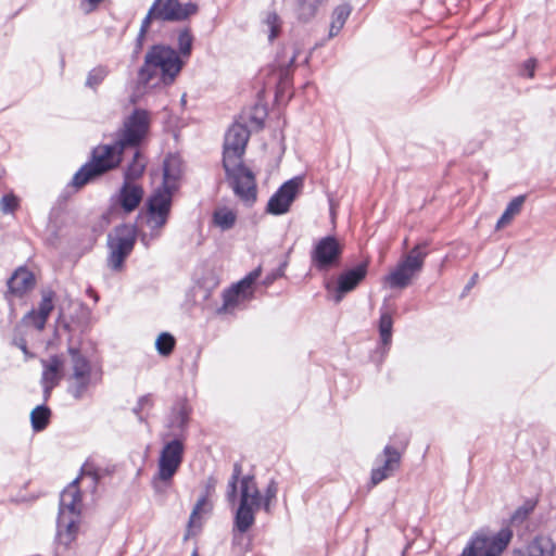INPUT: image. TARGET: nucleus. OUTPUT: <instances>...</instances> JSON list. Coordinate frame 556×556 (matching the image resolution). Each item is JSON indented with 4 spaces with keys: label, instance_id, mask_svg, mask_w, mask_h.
<instances>
[{
    "label": "nucleus",
    "instance_id": "13d9d810",
    "mask_svg": "<svg viewBox=\"0 0 556 556\" xmlns=\"http://www.w3.org/2000/svg\"><path fill=\"white\" fill-rule=\"evenodd\" d=\"M296 56L298 54L296 52H294L293 55L290 58L289 62L282 68H288L292 73L291 67L294 66Z\"/></svg>",
    "mask_w": 556,
    "mask_h": 556
},
{
    "label": "nucleus",
    "instance_id": "4d7b16f0",
    "mask_svg": "<svg viewBox=\"0 0 556 556\" xmlns=\"http://www.w3.org/2000/svg\"><path fill=\"white\" fill-rule=\"evenodd\" d=\"M83 473H84L85 476L90 477L91 482H92V484H93V485H96V484L98 483L99 476H98L96 472L90 471V470L83 469Z\"/></svg>",
    "mask_w": 556,
    "mask_h": 556
},
{
    "label": "nucleus",
    "instance_id": "4468645a",
    "mask_svg": "<svg viewBox=\"0 0 556 556\" xmlns=\"http://www.w3.org/2000/svg\"><path fill=\"white\" fill-rule=\"evenodd\" d=\"M150 128V112L142 108H134L111 139H147Z\"/></svg>",
    "mask_w": 556,
    "mask_h": 556
},
{
    "label": "nucleus",
    "instance_id": "0eeeda50",
    "mask_svg": "<svg viewBox=\"0 0 556 556\" xmlns=\"http://www.w3.org/2000/svg\"><path fill=\"white\" fill-rule=\"evenodd\" d=\"M425 248L426 243L414 247L401 258L395 268L386 276L384 281L390 288L404 289L409 285L412 278L424 267L427 256Z\"/></svg>",
    "mask_w": 556,
    "mask_h": 556
},
{
    "label": "nucleus",
    "instance_id": "69168bd1",
    "mask_svg": "<svg viewBox=\"0 0 556 556\" xmlns=\"http://www.w3.org/2000/svg\"><path fill=\"white\" fill-rule=\"evenodd\" d=\"M191 556H199V555H198V552H197V551H194V552L192 553V555H191Z\"/></svg>",
    "mask_w": 556,
    "mask_h": 556
},
{
    "label": "nucleus",
    "instance_id": "aec40b11",
    "mask_svg": "<svg viewBox=\"0 0 556 556\" xmlns=\"http://www.w3.org/2000/svg\"><path fill=\"white\" fill-rule=\"evenodd\" d=\"M43 371L41 376V384L43 388L45 399L47 400L54 387H56L62 378L64 368V359L61 355H53L49 359L41 361Z\"/></svg>",
    "mask_w": 556,
    "mask_h": 556
},
{
    "label": "nucleus",
    "instance_id": "5fc2aeb1",
    "mask_svg": "<svg viewBox=\"0 0 556 556\" xmlns=\"http://www.w3.org/2000/svg\"><path fill=\"white\" fill-rule=\"evenodd\" d=\"M146 39H147V35L138 33V35H137V37L135 39V47L134 48L142 51Z\"/></svg>",
    "mask_w": 556,
    "mask_h": 556
},
{
    "label": "nucleus",
    "instance_id": "e2e57ef3",
    "mask_svg": "<svg viewBox=\"0 0 556 556\" xmlns=\"http://www.w3.org/2000/svg\"><path fill=\"white\" fill-rule=\"evenodd\" d=\"M141 241H142L146 245H148V241L146 240V236H143V237L141 238Z\"/></svg>",
    "mask_w": 556,
    "mask_h": 556
},
{
    "label": "nucleus",
    "instance_id": "c756f323",
    "mask_svg": "<svg viewBox=\"0 0 556 556\" xmlns=\"http://www.w3.org/2000/svg\"><path fill=\"white\" fill-rule=\"evenodd\" d=\"M242 467L239 463L233 465L232 475L228 481L227 491H226V500L230 505L239 504V493H240V481L243 477H241Z\"/></svg>",
    "mask_w": 556,
    "mask_h": 556
},
{
    "label": "nucleus",
    "instance_id": "bb28decb",
    "mask_svg": "<svg viewBox=\"0 0 556 556\" xmlns=\"http://www.w3.org/2000/svg\"><path fill=\"white\" fill-rule=\"evenodd\" d=\"M511 556H554V546L548 539L535 538L528 545L514 549Z\"/></svg>",
    "mask_w": 556,
    "mask_h": 556
},
{
    "label": "nucleus",
    "instance_id": "603ef678",
    "mask_svg": "<svg viewBox=\"0 0 556 556\" xmlns=\"http://www.w3.org/2000/svg\"><path fill=\"white\" fill-rule=\"evenodd\" d=\"M103 0H81L80 1V9L86 13L89 14L93 11H96L99 7V4Z\"/></svg>",
    "mask_w": 556,
    "mask_h": 556
},
{
    "label": "nucleus",
    "instance_id": "58836bf2",
    "mask_svg": "<svg viewBox=\"0 0 556 556\" xmlns=\"http://www.w3.org/2000/svg\"><path fill=\"white\" fill-rule=\"evenodd\" d=\"M146 168V160L137 149L134 153L132 163L127 168V177L128 178H137L139 177Z\"/></svg>",
    "mask_w": 556,
    "mask_h": 556
},
{
    "label": "nucleus",
    "instance_id": "2eb2a0df",
    "mask_svg": "<svg viewBox=\"0 0 556 556\" xmlns=\"http://www.w3.org/2000/svg\"><path fill=\"white\" fill-rule=\"evenodd\" d=\"M367 275V263H361L354 268L345 270L339 275L337 282L327 280L325 289L329 299L334 303H340L344 295L353 291Z\"/></svg>",
    "mask_w": 556,
    "mask_h": 556
},
{
    "label": "nucleus",
    "instance_id": "4c0bfd02",
    "mask_svg": "<svg viewBox=\"0 0 556 556\" xmlns=\"http://www.w3.org/2000/svg\"><path fill=\"white\" fill-rule=\"evenodd\" d=\"M352 12V5L349 2H343L333 9L331 18L332 23L338 24L339 28H343L346 20Z\"/></svg>",
    "mask_w": 556,
    "mask_h": 556
},
{
    "label": "nucleus",
    "instance_id": "052dcab7",
    "mask_svg": "<svg viewBox=\"0 0 556 556\" xmlns=\"http://www.w3.org/2000/svg\"><path fill=\"white\" fill-rule=\"evenodd\" d=\"M477 279H478V274H475V275L470 278L469 282L467 283V286H466V290H469L470 288H472V287L476 285Z\"/></svg>",
    "mask_w": 556,
    "mask_h": 556
},
{
    "label": "nucleus",
    "instance_id": "7c9ffc66",
    "mask_svg": "<svg viewBox=\"0 0 556 556\" xmlns=\"http://www.w3.org/2000/svg\"><path fill=\"white\" fill-rule=\"evenodd\" d=\"M526 201V195H518L514 198L506 206L502 216L497 220L496 229H502L506 225H508L516 215H518L522 208V205Z\"/></svg>",
    "mask_w": 556,
    "mask_h": 556
},
{
    "label": "nucleus",
    "instance_id": "ea45409f",
    "mask_svg": "<svg viewBox=\"0 0 556 556\" xmlns=\"http://www.w3.org/2000/svg\"><path fill=\"white\" fill-rule=\"evenodd\" d=\"M265 22L268 26V40L269 42H274L281 29V18L275 11H273L267 14Z\"/></svg>",
    "mask_w": 556,
    "mask_h": 556
},
{
    "label": "nucleus",
    "instance_id": "3c124183",
    "mask_svg": "<svg viewBox=\"0 0 556 556\" xmlns=\"http://www.w3.org/2000/svg\"><path fill=\"white\" fill-rule=\"evenodd\" d=\"M174 122L175 121L170 116H167V119L164 121V131L170 134L173 139L177 140L180 137V130L176 125H174Z\"/></svg>",
    "mask_w": 556,
    "mask_h": 556
},
{
    "label": "nucleus",
    "instance_id": "37998d69",
    "mask_svg": "<svg viewBox=\"0 0 556 556\" xmlns=\"http://www.w3.org/2000/svg\"><path fill=\"white\" fill-rule=\"evenodd\" d=\"M538 59L534 56H531L527 60H525L518 70V74L520 77L532 79L535 76V71L538 67Z\"/></svg>",
    "mask_w": 556,
    "mask_h": 556
},
{
    "label": "nucleus",
    "instance_id": "f8f14e48",
    "mask_svg": "<svg viewBox=\"0 0 556 556\" xmlns=\"http://www.w3.org/2000/svg\"><path fill=\"white\" fill-rule=\"evenodd\" d=\"M150 8L156 15L157 22L162 24L185 22L199 12L197 2L182 3L180 0H153Z\"/></svg>",
    "mask_w": 556,
    "mask_h": 556
},
{
    "label": "nucleus",
    "instance_id": "7ed1b4c3",
    "mask_svg": "<svg viewBox=\"0 0 556 556\" xmlns=\"http://www.w3.org/2000/svg\"><path fill=\"white\" fill-rule=\"evenodd\" d=\"M247 143L248 141H225L223 166L235 194L245 203H253L256 199L255 177L242 163Z\"/></svg>",
    "mask_w": 556,
    "mask_h": 556
},
{
    "label": "nucleus",
    "instance_id": "f257e3e1",
    "mask_svg": "<svg viewBox=\"0 0 556 556\" xmlns=\"http://www.w3.org/2000/svg\"><path fill=\"white\" fill-rule=\"evenodd\" d=\"M184 68V63L177 59L173 46L153 43L148 48L143 63L138 68V86L151 89L168 88L176 83Z\"/></svg>",
    "mask_w": 556,
    "mask_h": 556
},
{
    "label": "nucleus",
    "instance_id": "4be33fe9",
    "mask_svg": "<svg viewBox=\"0 0 556 556\" xmlns=\"http://www.w3.org/2000/svg\"><path fill=\"white\" fill-rule=\"evenodd\" d=\"M81 495L78 489V478L71 482L60 495L59 514L80 516Z\"/></svg>",
    "mask_w": 556,
    "mask_h": 556
},
{
    "label": "nucleus",
    "instance_id": "5701e85b",
    "mask_svg": "<svg viewBox=\"0 0 556 556\" xmlns=\"http://www.w3.org/2000/svg\"><path fill=\"white\" fill-rule=\"evenodd\" d=\"M293 96V74L288 68H281L275 84L274 102L278 106H287Z\"/></svg>",
    "mask_w": 556,
    "mask_h": 556
},
{
    "label": "nucleus",
    "instance_id": "393cba45",
    "mask_svg": "<svg viewBox=\"0 0 556 556\" xmlns=\"http://www.w3.org/2000/svg\"><path fill=\"white\" fill-rule=\"evenodd\" d=\"M35 286V277L24 267L17 268L8 280V287L12 294L22 296Z\"/></svg>",
    "mask_w": 556,
    "mask_h": 556
},
{
    "label": "nucleus",
    "instance_id": "b1692460",
    "mask_svg": "<svg viewBox=\"0 0 556 556\" xmlns=\"http://www.w3.org/2000/svg\"><path fill=\"white\" fill-rule=\"evenodd\" d=\"M80 516H67L59 514L58 517V538L61 544L68 546L78 533Z\"/></svg>",
    "mask_w": 556,
    "mask_h": 556
},
{
    "label": "nucleus",
    "instance_id": "f3484780",
    "mask_svg": "<svg viewBox=\"0 0 556 556\" xmlns=\"http://www.w3.org/2000/svg\"><path fill=\"white\" fill-rule=\"evenodd\" d=\"M402 453L393 445H386L382 453L377 455L370 473V485L376 486L390 478L400 468Z\"/></svg>",
    "mask_w": 556,
    "mask_h": 556
},
{
    "label": "nucleus",
    "instance_id": "6ab92c4d",
    "mask_svg": "<svg viewBox=\"0 0 556 556\" xmlns=\"http://www.w3.org/2000/svg\"><path fill=\"white\" fill-rule=\"evenodd\" d=\"M301 185L300 178H292L286 181L268 200L267 212L273 215L287 213L295 200Z\"/></svg>",
    "mask_w": 556,
    "mask_h": 556
},
{
    "label": "nucleus",
    "instance_id": "6e6d98bb",
    "mask_svg": "<svg viewBox=\"0 0 556 556\" xmlns=\"http://www.w3.org/2000/svg\"><path fill=\"white\" fill-rule=\"evenodd\" d=\"M341 29L342 28H339L338 24H334V23L331 22L330 28H329L328 38L336 37L340 33Z\"/></svg>",
    "mask_w": 556,
    "mask_h": 556
},
{
    "label": "nucleus",
    "instance_id": "e433bc0d",
    "mask_svg": "<svg viewBox=\"0 0 556 556\" xmlns=\"http://www.w3.org/2000/svg\"><path fill=\"white\" fill-rule=\"evenodd\" d=\"M109 71L105 66H98L89 71L87 78H86V87H89L91 89H96L99 85L102 84V81L108 76Z\"/></svg>",
    "mask_w": 556,
    "mask_h": 556
},
{
    "label": "nucleus",
    "instance_id": "473e14b6",
    "mask_svg": "<svg viewBox=\"0 0 556 556\" xmlns=\"http://www.w3.org/2000/svg\"><path fill=\"white\" fill-rule=\"evenodd\" d=\"M392 327L393 319L389 312L382 311L379 319V334L380 342L383 346L388 348L392 341Z\"/></svg>",
    "mask_w": 556,
    "mask_h": 556
},
{
    "label": "nucleus",
    "instance_id": "dca6fc26",
    "mask_svg": "<svg viewBox=\"0 0 556 556\" xmlns=\"http://www.w3.org/2000/svg\"><path fill=\"white\" fill-rule=\"evenodd\" d=\"M176 191L165 187H159L149 199V224L152 229H161L167 222L173 195Z\"/></svg>",
    "mask_w": 556,
    "mask_h": 556
},
{
    "label": "nucleus",
    "instance_id": "0e129e2a",
    "mask_svg": "<svg viewBox=\"0 0 556 556\" xmlns=\"http://www.w3.org/2000/svg\"><path fill=\"white\" fill-rule=\"evenodd\" d=\"M181 103H182V104H185V103H186V94H184V96L181 97Z\"/></svg>",
    "mask_w": 556,
    "mask_h": 556
},
{
    "label": "nucleus",
    "instance_id": "49530a36",
    "mask_svg": "<svg viewBox=\"0 0 556 556\" xmlns=\"http://www.w3.org/2000/svg\"><path fill=\"white\" fill-rule=\"evenodd\" d=\"M18 206V200L17 198L12 194H5L0 200V208L1 212L4 214L13 213Z\"/></svg>",
    "mask_w": 556,
    "mask_h": 556
},
{
    "label": "nucleus",
    "instance_id": "9b49d317",
    "mask_svg": "<svg viewBox=\"0 0 556 556\" xmlns=\"http://www.w3.org/2000/svg\"><path fill=\"white\" fill-rule=\"evenodd\" d=\"M261 267L249 273L237 283L232 285L223 293V305L217 309L218 314H232L245 302L253 298V285L260 278Z\"/></svg>",
    "mask_w": 556,
    "mask_h": 556
},
{
    "label": "nucleus",
    "instance_id": "de8ad7c7",
    "mask_svg": "<svg viewBox=\"0 0 556 556\" xmlns=\"http://www.w3.org/2000/svg\"><path fill=\"white\" fill-rule=\"evenodd\" d=\"M287 125L286 117L282 115L281 112L278 113L277 121L275 122V125L271 126L273 135L271 139H286V135L283 132V128Z\"/></svg>",
    "mask_w": 556,
    "mask_h": 556
},
{
    "label": "nucleus",
    "instance_id": "9d476101",
    "mask_svg": "<svg viewBox=\"0 0 556 556\" xmlns=\"http://www.w3.org/2000/svg\"><path fill=\"white\" fill-rule=\"evenodd\" d=\"M343 244L334 236L318 239L311 251L312 266L318 271H328L340 265Z\"/></svg>",
    "mask_w": 556,
    "mask_h": 556
},
{
    "label": "nucleus",
    "instance_id": "ddd939ff",
    "mask_svg": "<svg viewBox=\"0 0 556 556\" xmlns=\"http://www.w3.org/2000/svg\"><path fill=\"white\" fill-rule=\"evenodd\" d=\"M67 353L71 357L73 370L70 376L68 391L75 399H81L91 383V365L79 349L70 346Z\"/></svg>",
    "mask_w": 556,
    "mask_h": 556
},
{
    "label": "nucleus",
    "instance_id": "864d4df0",
    "mask_svg": "<svg viewBox=\"0 0 556 556\" xmlns=\"http://www.w3.org/2000/svg\"><path fill=\"white\" fill-rule=\"evenodd\" d=\"M217 485V479L213 476L208 477L205 481V493L203 495H207V497L215 491Z\"/></svg>",
    "mask_w": 556,
    "mask_h": 556
},
{
    "label": "nucleus",
    "instance_id": "423d86ee",
    "mask_svg": "<svg viewBox=\"0 0 556 556\" xmlns=\"http://www.w3.org/2000/svg\"><path fill=\"white\" fill-rule=\"evenodd\" d=\"M513 539V531L503 528L496 533L476 532L459 556H502Z\"/></svg>",
    "mask_w": 556,
    "mask_h": 556
},
{
    "label": "nucleus",
    "instance_id": "1a4fd4ad",
    "mask_svg": "<svg viewBox=\"0 0 556 556\" xmlns=\"http://www.w3.org/2000/svg\"><path fill=\"white\" fill-rule=\"evenodd\" d=\"M136 243V229L132 225H119L108 236L110 254L108 265L113 270H121L124 262L131 253Z\"/></svg>",
    "mask_w": 556,
    "mask_h": 556
},
{
    "label": "nucleus",
    "instance_id": "f704fd0d",
    "mask_svg": "<svg viewBox=\"0 0 556 556\" xmlns=\"http://www.w3.org/2000/svg\"><path fill=\"white\" fill-rule=\"evenodd\" d=\"M211 510V504L207 495H202L195 503L189 519V527L201 526V514H206Z\"/></svg>",
    "mask_w": 556,
    "mask_h": 556
},
{
    "label": "nucleus",
    "instance_id": "a18cd8bd",
    "mask_svg": "<svg viewBox=\"0 0 556 556\" xmlns=\"http://www.w3.org/2000/svg\"><path fill=\"white\" fill-rule=\"evenodd\" d=\"M47 318L39 314L36 309H31L29 313L25 315L23 321L28 326H34L37 330H43Z\"/></svg>",
    "mask_w": 556,
    "mask_h": 556
},
{
    "label": "nucleus",
    "instance_id": "cd10ccee",
    "mask_svg": "<svg viewBox=\"0 0 556 556\" xmlns=\"http://www.w3.org/2000/svg\"><path fill=\"white\" fill-rule=\"evenodd\" d=\"M194 35L189 26L181 28L177 36V47H174V52L177 54V59L186 66L192 55Z\"/></svg>",
    "mask_w": 556,
    "mask_h": 556
},
{
    "label": "nucleus",
    "instance_id": "a211bd4d",
    "mask_svg": "<svg viewBox=\"0 0 556 556\" xmlns=\"http://www.w3.org/2000/svg\"><path fill=\"white\" fill-rule=\"evenodd\" d=\"M191 407L187 400H177L166 418L165 428L167 431L161 434V440H167L175 438L176 435H185L189 420H190Z\"/></svg>",
    "mask_w": 556,
    "mask_h": 556
},
{
    "label": "nucleus",
    "instance_id": "a19ab883",
    "mask_svg": "<svg viewBox=\"0 0 556 556\" xmlns=\"http://www.w3.org/2000/svg\"><path fill=\"white\" fill-rule=\"evenodd\" d=\"M53 298H54V293L51 290L43 291L39 306L36 309L39 314H41L47 319L54 308Z\"/></svg>",
    "mask_w": 556,
    "mask_h": 556
},
{
    "label": "nucleus",
    "instance_id": "20e7f679",
    "mask_svg": "<svg viewBox=\"0 0 556 556\" xmlns=\"http://www.w3.org/2000/svg\"><path fill=\"white\" fill-rule=\"evenodd\" d=\"M141 141H115L114 144L99 146L92 151V160L80 167L72 178L71 186L80 189L93 178L116 167L121 163L123 150L129 146L137 148Z\"/></svg>",
    "mask_w": 556,
    "mask_h": 556
},
{
    "label": "nucleus",
    "instance_id": "c9c22d12",
    "mask_svg": "<svg viewBox=\"0 0 556 556\" xmlns=\"http://www.w3.org/2000/svg\"><path fill=\"white\" fill-rule=\"evenodd\" d=\"M175 344V338L168 332L161 333L155 341V348L163 356H168L173 352Z\"/></svg>",
    "mask_w": 556,
    "mask_h": 556
},
{
    "label": "nucleus",
    "instance_id": "79ce46f5",
    "mask_svg": "<svg viewBox=\"0 0 556 556\" xmlns=\"http://www.w3.org/2000/svg\"><path fill=\"white\" fill-rule=\"evenodd\" d=\"M152 394H146L138 399L137 404L132 408V413L138 417L140 422H146L147 418L142 415L144 408H151L153 406Z\"/></svg>",
    "mask_w": 556,
    "mask_h": 556
},
{
    "label": "nucleus",
    "instance_id": "412c9836",
    "mask_svg": "<svg viewBox=\"0 0 556 556\" xmlns=\"http://www.w3.org/2000/svg\"><path fill=\"white\" fill-rule=\"evenodd\" d=\"M182 161L178 154H168L163 161L162 187L177 191L182 177Z\"/></svg>",
    "mask_w": 556,
    "mask_h": 556
},
{
    "label": "nucleus",
    "instance_id": "f03ea898",
    "mask_svg": "<svg viewBox=\"0 0 556 556\" xmlns=\"http://www.w3.org/2000/svg\"><path fill=\"white\" fill-rule=\"evenodd\" d=\"M278 484L270 480L265 494L262 495L253 476L247 475L240 481L239 504L233 516V540L247 533L255 523V514L263 508L267 514L271 511L273 503L277 497Z\"/></svg>",
    "mask_w": 556,
    "mask_h": 556
},
{
    "label": "nucleus",
    "instance_id": "bf43d9fd",
    "mask_svg": "<svg viewBox=\"0 0 556 556\" xmlns=\"http://www.w3.org/2000/svg\"><path fill=\"white\" fill-rule=\"evenodd\" d=\"M15 344L25 353L27 354L28 351H27V346H26V342L24 339H20L18 341H15Z\"/></svg>",
    "mask_w": 556,
    "mask_h": 556
},
{
    "label": "nucleus",
    "instance_id": "c85d7f7f",
    "mask_svg": "<svg viewBox=\"0 0 556 556\" xmlns=\"http://www.w3.org/2000/svg\"><path fill=\"white\" fill-rule=\"evenodd\" d=\"M324 2L323 0H296L294 9L296 20L303 24L311 22Z\"/></svg>",
    "mask_w": 556,
    "mask_h": 556
},
{
    "label": "nucleus",
    "instance_id": "09e8293b",
    "mask_svg": "<svg viewBox=\"0 0 556 556\" xmlns=\"http://www.w3.org/2000/svg\"><path fill=\"white\" fill-rule=\"evenodd\" d=\"M153 22H157V18L156 15L153 13L152 9L149 8L146 16L141 21L138 33L148 35Z\"/></svg>",
    "mask_w": 556,
    "mask_h": 556
},
{
    "label": "nucleus",
    "instance_id": "c03bdc74",
    "mask_svg": "<svg viewBox=\"0 0 556 556\" xmlns=\"http://www.w3.org/2000/svg\"><path fill=\"white\" fill-rule=\"evenodd\" d=\"M535 503L533 501H527L523 505H521L515 510V513L511 516V522L521 523L533 511Z\"/></svg>",
    "mask_w": 556,
    "mask_h": 556
},
{
    "label": "nucleus",
    "instance_id": "2f4dec72",
    "mask_svg": "<svg viewBox=\"0 0 556 556\" xmlns=\"http://www.w3.org/2000/svg\"><path fill=\"white\" fill-rule=\"evenodd\" d=\"M51 410L46 405L35 407L30 413L31 428L35 432L45 430L49 424Z\"/></svg>",
    "mask_w": 556,
    "mask_h": 556
},
{
    "label": "nucleus",
    "instance_id": "39448f33",
    "mask_svg": "<svg viewBox=\"0 0 556 556\" xmlns=\"http://www.w3.org/2000/svg\"><path fill=\"white\" fill-rule=\"evenodd\" d=\"M163 446L157 459V469L152 476L151 485L159 495H165L172 486L174 477L178 472L185 454V437L162 440Z\"/></svg>",
    "mask_w": 556,
    "mask_h": 556
},
{
    "label": "nucleus",
    "instance_id": "8fccbe9b",
    "mask_svg": "<svg viewBox=\"0 0 556 556\" xmlns=\"http://www.w3.org/2000/svg\"><path fill=\"white\" fill-rule=\"evenodd\" d=\"M286 266H287V262L282 263L279 268H277L275 271H273L271 274L267 275L265 277V279L263 280V285L264 286H269L271 285L275 280H277L278 278H281L283 275H285V269H286Z\"/></svg>",
    "mask_w": 556,
    "mask_h": 556
},
{
    "label": "nucleus",
    "instance_id": "680f3d73",
    "mask_svg": "<svg viewBox=\"0 0 556 556\" xmlns=\"http://www.w3.org/2000/svg\"><path fill=\"white\" fill-rule=\"evenodd\" d=\"M141 52H142V51H140V50H138V49H135V48H134V50H132V52H131V55H130L131 61H136V60L139 58V55H140V53H141Z\"/></svg>",
    "mask_w": 556,
    "mask_h": 556
},
{
    "label": "nucleus",
    "instance_id": "72a5a7b5",
    "mask_svg": "<svg viewBox=\"0 0 556 556\" xmlns=\"http://www.w3.org/2000/svg\"><path fill=\"white\" fill-rule=\"evenodd\" d=\"M213 219L222 230H228L236 223V214L227 207H222L214 212Z\"/></svg>",
    "mask_w": 556,
    "mask_h": 556
},
{
    "label": "nucleus",
    "instance_id": "6e6552de",
    "mask_svg": "<svg viewBox=\"0 0 556 556\" xmlns=\"http://www.w3.org/2000/svg\"><path fill=\"white\" fill-rule=\"evenodd\" d=\"M268 116L267 106L255 103L244 109L228 127L224 139H250V137L265 127Z\"/></svg>",
    "mask_w": 556,
    "mask_h": 556
},
{
    "label": "nucleus",
    "instance_id": "a878e982",
    "mask_svg": "<svg viewBox=\"0 0 556 556\" xmlns=\"http://www.w3.org/2000/svg\"><path fill=\"white\" fill-rule=\"evenodd\" d=\"M143 190L135 184L125 182L118 194V203L127 213L138 207L142 200Z\"/></svg>",
    "mask_w": 556,
    "mask_h": 556
}]
</instances>
